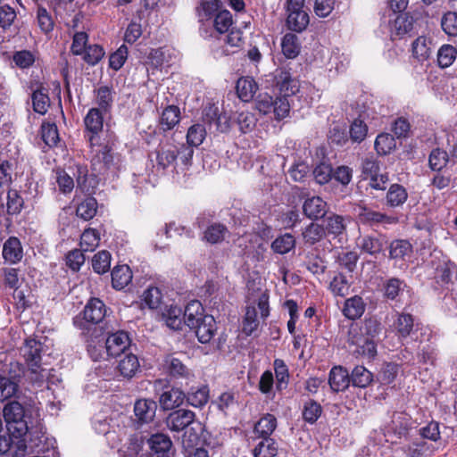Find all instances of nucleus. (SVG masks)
<instances>
[{
	"instance_id": "58836bf2",
	"label": "nucleus",
	"mask_w": 457,
	"mask_h": 457,
	"mask_svg": "<svg viewBox=\"0 0 457 457\" xmlns=\"http://www.w3.org/2000/svg\"><path fill=\"white\" fill-rule=\"evenodd\" d=\"M412 252L411 245L403 239H397L391 242L389 246V256L395 260H404L410 256Z\"/></svg>"
},
{
	"instance_id": "0e129e2a",
	"label": "nucleus",
	"mask_w": 457,
	"mask_h": 457,
	"mask_svg": "<svg viewBox=\"0 0 457 457\" xmlns=\"http://www.w3.org/2000/svg\"><path fill=\"white\" fill-rule=\"evenodd\" d=\"M356 346L355 353L368 360L373 359L377 354V344L375 340L363 338L361 344H352Z\"/></svg>"
},
{
	"instance_id": "49530a36",
	"label": "nucleus",
	"mask_w": 457,
	"mask_h": 457,
	"mask_svg": "<svg viewBox=\"0 0 457 457\" xmlns=\"http://www.w3.org/2000/svg\"><path fill=\"white\" fill-rule=\"evenodd\" d=\"M232 25V15L228 10H221L215 14L214 19L211 21V26L220 34L228 30Z\"/></svg>"
},
{
	"instance_id": "e433bc0d",
	"label": "nucleus",
	"mask_w": 457,
	"mask_h": 457,
	"mask_svg": "<svg viewBox=\"0 0 457 457\" xmlns=\"http://www.w3.org/2000/svg\"><path fill=\"white\" fill-rule=\"evenodd\" d=\"M228 234V230L225 225L221 223H212L204 230V239L214 245L222 242Z\"/></svg>"
},
{
	"instance_id": "5fc2aeb1",
	"label": "nucleus",
	"mask_w": 457,
	"mask_h": 457,
	"mask_svg": "<svg viewBox=\"0 0 457 457\" xmlns=\"http://www.w3.org/2000/svg\"><path fill=\"white\" fill-rule=\"evenodd\" d=\"M41 137L47 146H55L59 141L57 126L54 123L44 122L41 125Z\"/></svg>"
},
{
	"instance_id": "aec40b11",
	"label": "nucleus",
	"mask_w": 457,
	"mask_h": 457,
	"mask_svg": "<svg viewBox=\"0 0 457 457\" xmlns=\"http://www.w3.org/2000/svg\"><path fill=\"white\" fill-rule=\"evenodd\" d=\"M244 45L242 32L239 29H232L224 38V46L220 52H215L216 56L228 55L236 53Z\"/></svg>"
},
{
	"instance_id": "6e6d98bb",
	"label": "nucleus",
	"mask_w": 457,
	"mask_h": 457,
	"mask_svg": "<svg viewBox=\"0 0 457 457\" xmlns=\"http://www.w3.org/2000/svg\"><path fill=\"white\" fill-rule=\"evenodd\" d=\"M111 253L108 251H100L92 259L93 270L98 274H104L110 270Z\"/></svg>"
},
{
	"instance_id": "052dcab7",
	"label": "nucleus",
	"mask_w": 457,
	"mask_h": 457,
	"mask_svg": "<svg viewBox=\"0 0 457 457\" xmlns=\"http://www.w3.org/2000/svg\"><path fill=\"white\" fill-rule=\"evenodd\" d=\"M413 29V19L406 14L398 15L392 25V30L397 36H403Z\"/></svg>"
},
{
	"instance_id": "37998d69",
	"label": "nucleus",
	"mask_w": 457,
	"mask_h": 457,
	"mask_svg": "<svg viewBox=\"0 0 457 457\" xmlns=\"http://www.w3.org/2000/svg\"><path fill=\"white\" fill-rule=\"evenodd\" d=\"M33 110L39 113H46L48 107L50 106V98L47 95V90L45 88H39L34 90L31 96Z\"/></svg>"
},
{
	"instance_id": "b1692460",
	"label": "nucleus",
	"mask_w": 457,
	"mask_h": 457,
	"mask_svg": "<svg viewBox=\"0 0 457 457\" xmlns=\"http://www.w3.org/2000/svg\"><path fill=\"white\" fill-rule=\"evenodd\" d=\"M186 395L179 388H170L164 391L159 398V403L163 410H172L183 403Z\"/></svg>"
},
{
	"instance_id": "f257e3e1",
	"label": "nucleus",
	"mask_w": 457,
	"mask_h": 457,
	"mask_svg": "<svg viewBox=\"0 0 457 457\" xmlns=\"http://www.w3.org/2000/svg\"><path fill=\"white\" fill-rule=\"evenodd\" d=\"M43 352V343L35 338L27 339L21 347V354L30 371V379L34 382H41L47 378V370L41 366Z\"/></svg>"
},
{
	"instance_id": "20e7f679",
	"label": "nucleus",
	"mask_w": 457,
	"mask_h": 457,
	"mask_svg": "<svg viewBox=\"0 0 457 457\" xmlns=\"http://www.w3.org/2000/svg\"><path fill=\"white\" fill-rule=\"evenodd\" d=\"M381 331V324L376 319H366L361 326H351L348 333L349 344H361L363 338L374 340Z\"/></svg>"
},
{
	"instance_id": "6ab92c4d",
	"label": "nucleus",
	"mask_w": 457,
	"mask_h": 457,
	"mask_svg": "<svg viewBox=\"0 0 457 457\" xmlns=\"http://www.w3.org/2000/svg\"><path fill=\"white\" fill-rule=\"evenodd\" d=\"M204 308L199 301H191L185 308L183 318L184 323L190 328H195V325L205 319Z\"/></svg>"
},
{
	"instance_id": "6e6552de",
	"label": "nucleus",
	"mask_w": 457,
	"mask_h": 457,
	"mask_svg": "<svg viewBox=\"0 0 457 457\" xmlns=\"http://www.w3.org/2000/svg\"><path fill=\"white\" fill-rule=\"evenodd\" d=\"M106 315V307L103 301L98 298H92L86 304L83 311L84 324L80 323L79 326L81 327H96L97 324L101 323Z\"/></svg>"
},
{
	"instance_id": "a18cd8bd",
	"label": "nucleus",
	"mask_w": 457,
	"mask_h": 457,
	"mask_svg": "<svg viewBox=\"0 0 457 457\" xmlns=\"http://www.w3.org/2000/svg\"><path fill=\"white\" fill-rule=\"evenodd\" d=\"M171 445L170 438L164 434H155L148 439L149 448L154 453H168Z\"/></svg>"
},
{
	"instance_id": "cd10ccee",
	"label": "nucleus",
	"mask_w": 457,
	"mask_h": 457,
	"mask_svg": "<svg viewBox=\"0 0 457 457\" xmlns=\"http://www.w3.org/2000/svg\"><path fill=\"white\" fill-rule=\"evenodd\" d=\"M365 307L366 304L362 298L361 296L354 295L345 300L343 313L349 320H356L364 313Z\"/></svg>"
},
{
	"instance_id": "69168bd1",
	"label": "nucleus",
	"mask_w": 457,
	"mask_h": 457,
	"mask_svg": "<svg viewBox=\"0 0 457 457\" xmlns=\"http://www.w3.org/2000/svg\"><path fill=\"white\" fill-rule=\"evenodd\" d=\"M206 136V130L202 124L192 125L187 134V141L191 146L200 145Z\"/></svg>"
},
{
	"instance_id": "bb28decb",
	"label": "nucleus",
	"mask_w": 457,
	"mask_h": 457,
	"mask_svg": "<svg viewBox=\"0 0 457 457\" xmlns=\"http://www.w3.org/2000/svg\"><path fill=\"white\" fill-rule=\"evenodd\" d=\"M156 411V403L152 400L141 399L135 403L134 412L137 418L141 422L151 421Z\"/></svg>"
},
{
	"instance_id": "f8f14e48",
	"label": "nucleus",
	"mask_w": 457,
	"mask_h": 457,
	"mask_svg": "<svg viewBox=\"0 0 457 457\" xmlns=\"http://www.w3.org/2000/svg\"><path fill=\"white\" fill-rule=\"evenodd\" d=\"M195 413L192 411L179 409L169 414L166 419L167 427L172 431H182L195 420Z\"/></svg>"
},
{
	"instance_id": "9b49d317",
	"label": "nucleus",
	"mask_w": 457,
	"mask_h": 457,
	"mask_svg": "<svg viewBox=\"0 0 457 457\" xmlns=\"http://www.w3.org/2000/svg\"><path fill=\"white\" fill-rule=\"evenodd\" d=\"M129 345V335L124 331H117L105 339V351L108 355L116 357L126 353Z\"/></svg>"
},
{
	"instance_id": "09e8293b",
	"label": "nucleus",
	"mask_w": 457,
	"mask_h": 457,
	"mask_svg": "<svg viewBox=\"0 0 457 457\" xmlns=\"http://www.w3.org/2000/svg\"><path fill=\"white\" fill-rule=\"evenodd\" d=\"M295 245V237L291 234L286 233L272 242L271 248L277 253L285 254L290 252Z\"/></svg>"
},
{
	"instance_id": "f03ea898",
	"label": "nucleus",
	"mask_w": 457,
	"mask_h": 457,
	"mask_svg": "<svg viewBox=\"0 0 457 457\" xmlns=\"http://www.w3.org/2000/svg\"><path fill=\"white\" fill-rule=\"evenodd\" d=\"M3 414L8 432L13 437L21 438L27 434L29 427L24 420V407L20 402L11 401L6 403L4 407Z\"/></svg>"
},
{
	"instance_id": "c85d7f7f",
	"label": "nucleus",
	"mask_w": 457,
	"mask_h": 457,
	"mask_svg": "<svg viewBox=\"0 0 457 457\" xmlns=\"http://www.w3.org/2000/svg\"><path fill=\"white\" fill-rule=\"evenodd\" d=\"M86 129L91 133L90 136H95L97 138V135L103 129L104 117L102 112L98 108H91L84 119Z\"/></svg>"
},
{
	"instance_id": "774afa93",
	"label": "nucleus",
	"mask_w": 457,
	"mask_h": 457,
	"mask_svg": "<svg viewBox=\"0 0 457 457\" xmlns=\"http://www.w3.org/2000/svg\"><path fill=\"white\" fill-rule=\"evenodd\" d=\"M443 30L449 36H457V12H447L441 20Z\"/></svg>"
},
{
	"instance_id": "c756f323",
	"label": "nucleus",
	"mask_w": 457,
	"mask_h": 457,
	"mask_svg": "<svg viewBox=\"0 0 457 457\" xmlns=\"http://www.w3.org/2000/svg\"><path fill=\"white\" fill-rule=\"evenodd\" d=\"M236 89L242 101L249 102L256 93L258 86L253 78L243 77L237 80Z\"/></svg>"
},
{
	"instance_id": "3c124183",
	"label": "nucleus",
	"mask_w": 457,
	"mask_h": 457,
	"mask_svg": "<svg viewBox=\"0 0 457 457\" xmlns=\"http://www.w3.org/2000/svg\"><path fill=\"white\" fill-rule=\"evenodd\" d=\"M457 49L452 45H443L437 52L438 65L442 68L450 67L456 59Z\"/></svg>"
},
{
	"instance_id": "72a5a7b5",
	"label": "nucleus",
	"mask_w": 457,
	"mask_h": 457,
	"mask_svg": "<svg viewBox=\"0 0 457 457\" xmlns=\"http://www.w3.org/2000/svg\"><path fill=\"white\" fill-rule=\"evenodd\" d=\"M180 120L179 108L175 105L167 106L162 112L160 125L162 130L172 129Z\"/></svg>"
},
{
	"instance_id": "a19ab883",
	"label": "nucleus",
	"mask_w": 457,
	"mask_h": 457,
	"mask_svg": "<svg viewBox=\"0 0 457 457\" xmlns=\"http://www.w3.org/2000/svg\"><path fill=\"white\" fill-rule=\"evenodd\" d=\"M353 386L364 388L373 380V376L364 366H356L350 376Z\"/></svg>"
},
{
	"instance_id": "de8ad7c7",
	"label": "nucleus",
	"mask_w": 457,
	"mask_h": 457,
	"mask_svg": "<svg viewBox=\"0 0 457 457\" xmlns=\"http://www.w3.org/2000/svg\"><path fill=\"white\" fill-rule=\"evenodd\" d=\"M99 242L100 236L95 228L85 229L80 237V247L84 252H93Z\"/></svg>"
},
{
	"instance_id": "603ef678",
	"label": "nucleus",
	"mask_w": 457,
	"mask_h": 457,
	"mask_svg": "<svg viewBox=\"0 0 457 457\" xmlns=\"http://www.w3.org/2000/svg\"><path fill=\"white\" fill-rule=\"evenodd\" d=\"M377 153L380 155H386L395 148V140L388 133L379 134L374 144Z\"/></svg>"
},
{
	"instance_id": "9d476101",
	"label": "nucleus",
	"mask_w": 457,
	"mask_h": 457,
	"mask_svg": "<svg viewBox=\"0 0 457 457\" xmlns=\"http://www.w3.org/2000/svg\"><path fill=\"white\" fill-rule=\"evenodd\" d=\"M162 365L164 370L173 378L191 379L195 377L193 371L183 361L173 354L165 356Z\"/></svg>"
},
{
	"instance_id": "a211bd4d",
	"label": "nucleus",
	"mask_w": 457,
	"mask_h": 457,
	"mask_svg": "<svg viewBox=\"0 0 457 457\" xmlns=\"http://www.w3.org/2000/svg\"><path fill=\"white\" fill-rule=\"evenodd\" d=\"M358 248L366 253L376 256L380 253L384 248V242L380 237L371 235L360 236L356 240Z\"/></svg>"
},
{
	"instance_id": "79ce46f5",
	"label": "nucleus",
	"mask_w": 457,
	"mask_h": 457,
	"mask_svg": "<svg viewBox=\"0 0 457 457\" xmlns=\"http://www.w3.org/2000/svg\"><path fill=\"white\" fill-rule=\"evenodd\" d=\"M209 400V388L207 386L200 387H192L190 392L187 393V401L194 407H202L208 403Z\"/></svg>"
},
{
	"instance_id": "864d4df0",
	"label": "nucleus",
	"mask_w": 457,
	"mask_h": 457,
	"mask_svg": "<svg viewBox=\"0 0 457 457\" xmlns=\"http://www.w3.org/2000/svg\"><path fill=\"white\" fill-rule=\"evenodd\" d=\"M97 202L93 197H87L81 202L76 210V213L79 217L85 220H91L96 214Z\"/></svg>"
},
{
	"instance_id": "2f4dec72",
	"label": "nucleus",
	"mask_w": 457,
	"mask_h": 457,
	"mask_svg": "<svg viewBox=\"0 0 457 457\" xmlns=\"http://www.w3.org/2000/svg\"><path fill=\"white\" fill-rule=\"evenodd\" d=\"M132 279V272L128 265H118L112 271V284L115 289H123Z\"/></svg>"
},
{
	"instance_id": "393cba45",
	"label": "nucleus",
	"mask_w": 457,
	"mask_h": 457,
	"mask_svg": "<svg viewBox=\"0 0 457 457\" xmlns=\"http://www.w3.org/2000/svg\"><path fill=\"white\" fill-rule=\"evenodd\" d=\"M431 46V40L426 37H419L416 38L411 44L413 58L421 63L427 61L432 53Z\"/></svg>"
},
{
	"instance_id": "4d7b16f0",
	"label": "nucleus",
	"mask_w": 457,
	"mask_h": 457,
	"mask_svg": "<svg viewBox=\"0 0 457 457\" xmlns=\"http://www.w3.org/2000/svg\"><path fill=\"white\" fill-rule=\"evenodd\" d=\"M18 390L17 382L0 374V400L4 401L15 396Z\"/></svg>"
},
{
	"instance_id": "e2e57ef3",
	"label": "nucleus",
	"mask_w": 457,
	"mask_h": 457,
	"mask_svg": "<svg viewBox=\"0 0 457 457\" xmlns=\"http://www.w3.org/2000/svg\"><path fill=\"white\" fill-rule=\"evenodd\" d=\"M259 326L257 319V311L254 306H249L246 308L245 316L243 322V332L250 336L252 335Z\"/></svg>"
},
{
	"instance_id": "4be33fe9",
	"label": "nucleus",
	"mask_w": 457,
	"mask_h": 457,
	"mask_svg": "<svg viewBox=\"0 0 457 457\" xmlns=\"http://www.w3.org/2000/svg\"><path fill=\"white\" fill-rule=\"evenodd\" d=\"M161 314L166 325L171 329L178 330L181 328L184 321L182 310L176 305L165 306L161 308Z\"/></svg>"
},
{
	"instance_id": "1a4fd4ad",
	"label": "nucleus",
	"mask_w": 457,
	"mask_h": 457,
	"mask_svg": "<svg viewBox=\"0 0 457 457\" xmlns=\"http://www.w3.org/2000/svg\"><path fill=\"white\" fill-rule=\"evenodd\" d=\"M221 4L219 0L202 2L200 7L197 8L199 21L201 22L200 32L204 37H212L208 28L211 21L214 19L215 14L221 11Z\"/></svg>"
},
{
	"instance_id": "39448f33",
	"label": "nucleus",
	"mask_w": 457,
	"mask_h": 457,
	"mask_svg": "<svg viewBox=\"0 0 457 457\" xmlns=\"http://www.w3.org/2000/svg\"><path fill=\"white\" fill-rule=\"evenodd\" d=\"M81 329L90 357L94 361L102 359L104 349H105V339L101 330L97 327H81Z\"/></svg>"
},
{
	"instance_id": "7ed1b4c3",
	"label": "nucleus",
	"mask_w": 457,
	"mask_h": 457,
	"mask_svg": "<svg viewBox=\"0 0 457 457\" xmlns=\"http://www.w3.org/2000/svg\"><path fill=\"white\" fill-rule=\"evenodd\" d=\"M88 140L93 154L92 167L97 173H104L110 168L113 161L111 148L107 145L97 144V138L95 136H89Z\"/></svg>"
},
{
	"instance_id": "2eb2a0df",
	"label": "nucleus",
	"mask_w": 457,
	"mask_h": 457,
	"mask_svg": "<svg viewBox=\"0 0 457 457\" xmlns=\"http://www.w3.org/2000/svg\"><path fill=\"white\" fill-rule=\"evenodd\" d=\"M117 370L124 378H132L140 371V363L138 357L132 353L122 354L119 361Z\"/></svg>"
},
{
	"instance_id": "c03bdc74",
	"label": "nucleus",
	"mask_w": 457,
	"mask_h": 457,
	"mask_svg": "<svg viewBox=\"0 0 457 457\" xmlns=\"http://www.w3.org/2000/svg\"><path fill=\"white\" fill-rule=\"evenodd\" d=\"M309 23V16L306 12H288L287 25L289 29L301 32Z\"/></svg>"
},
{
	"instance_id": "4c0bfd02",
	"label": "nucleus",
	"mask_w": 457,
	"mask_h": 457,
	"mask_svg": "<svg viewBox=\"0 0 457 457\" xmlns=\"http://www.w3.org/2000/svg\"><path fill=\"white\" fill-rule=\"evenodd\" d=\"M406 284L397 278H390L383 284V295L388 300H395L404 290Z\"/></svg>"
},
{
	"instance_id": "412c9836",
	"label": "nucleus",
	"mask_w": 457,
	"mask_h": 457,
	"mask_svg": "<svg viewBox=\"0 0 457 457\" xmlns=\"http://www.w3.org/2000/svg\"><path fill=\"white\" fill-rule=\"evenodd\" d=\"M192 329L195 330V333L201 343H209L216 331L215 320L212 315L205 316V319L195 325V328H193Z\"/></svg>"
},
{
	"instance_id": "8fccbe9b",
	"label": "nucleus",
	"mask_w": 457,
	"mask_h": 457,
	"mask_svg": "<svg viewBox=\"0 0 457 457\" xmlns=\"http://www.w3.org/2000/svg\"><path fill=\"white\" fill-rule=\"evenodd\" d=\"M162 292L156 287H148L142 295L144 303L152 310L162 308Z\"/></svg>"
},
{
	"instance_id": "f3484780",
	"label": "nucleus",
	"mask_w": 457,
	"mask_h": 457,
	"mask_svg": "<svg viewBox=\"0 0 457 457\" xmlns=\"http://www.w3.org/2000/svg\"><path fill=\"white\" fill-rule=\"evenodd\" d=\"M303 211L306 217L317 220L325 216L327 212V203L320 196L307 198L303 204Z\"/></svg>"
},
{
	"instance_id": "473e14b6",
	"label": "nucleus",
	"mask_w": 457,
	"mask_h": 457,
	"mask_svg": "<svg viewBox=\"0 0 457 457\" xmlns=\"http://www.w3.org/2000/svg\"><path fill=\"white\" fill-rule=\"evenodd\" d=\"M253 453L254 457H274L278 453V443L271 437L258 438Z\"/></svg>"
},
{
	"instance_id": "4468645a",
	"label": "nucleus",
	"mask_w": 457,
	"mask_h": 457,
	"mask_svg": "<svg viewBox=\"0 0 457 457\" xmlns=\"http://www.w3.org/2000/svg\"><path fill=\"white\" fill-rule=\"evenodd\" d=\"M417 327L418 324H415L413 316L404 312L399 313L394 322L396 336L401 340L412 337Z\"/></svg>"
},
{
	"instance_id": "ddd939ff",
	"label": "nucleus",
	"mask_w": 457,
	"mask_h": 457,
	"mask_svg": "<svg viewBox=\"0 0 457 457\" xmlns=\"http://www.w3.org/2000/svg\"><path fill=\"white\" fill-rule=\"evenodd\" d=\"M277 87L283 97L294 96L299 91V82L292 77L289 71L280 69L275 76Z\"/></svg>"
},
{
	"instance_id": "680f3d73",
	"label": "nucleus",
	"mask_w": 457,
	"mask_h": 457,
	"mask_svg": "<svg viewBox=\"0 0 457 457\" xmlns=\"http://www.w3.org/2000/svg\"><path fill=\"white\" fill-rule=\"evenodd\" d=\"M321 413V405L317 402L310 400L309 402L304 403L303 410V418L306 422L310 424L315 423L317 420L320 417Z\"/></svg>"
},
{
	"instance_id": "ea45409f",
	"label": "nucleus",
	"mask_w": 457,
	"mask_h": 457,
	"mask_svg": "<svg viewBox=\"0 0 457 457\" xmlns=\"http://www.w3.org/2000/svg\"><path fill=\"white\" fill-rule=\"evenodd\" d=\"M325 223L326 227L324 228L326 234L328 235L337 237L343 234L346 229L345 218L341 215L331 214L327 217Z\"/></svg>"
},
{
	"instance_id": "bf43d9fd",
	"label": "nucleus",
	"mask_w": 457,
	"mask_h": 457,
	"mask_svg": "<svg viewBox=\"0 0 457 457\" xmlns=\"http://www.w3.org/2000/svg\"><path fill=\"white\" fill-rule=\"evenodd\" d=\"M349 288L350 284L342 273L336 275L329 284V289L336 296H345L349 293Z\"/></svg>"
},
{
	"instance_id": "f704fd0d",
	"label": "nucleus",
	"mask_w": 457,
	"mask_h": 457,
	"mask_svg": "<svg viewBox=\"0 0 457 457\" xmlns=\"http://www.w3.org/2000/svg\"><path fill=\"white\" fill-rule=\"evenodd\" d=\"M408 198L406 189L399 184L390 186L386 193V204L391 207H398L403 205Z\"/></svg>"
},
{
	"instance_id": "13d9d810",
	"label": "nucleus",
	"mask_w": 457,
	"mask_h": 457,
	"mask_svg": "<svg viewBox=\"0 0 457 457\" xmlns=\"http://www.w3.org/2000/svg\"><path fill=\"white\" fill-rule=\"evenodd\" d=\"M449 161L445 151L439 148L431 151L428 158V163L431 170L440 171L445 168Z\"/></svg>"
},
{
	"instance_id": "7c9ffc66",
	"label": "nucleus",
	"mask_w": 457,
	"mask_h": 457,
	"mask_svg": "<svg viewBox=\"0 0 457 457\" xmlns=\"http://www.w3.org/2000/svg\"><path fill=\"white\" fill-rule=\"evenodd\" d=\"M302 237L304 244L313 245L326 237V230L322 225L311 222L303 229Z\"/></svg>"
},
{
	"instance_id": "0eeeda50",
	"label": "nucleus",
	"mask_w": 457,
	"mask_h": 457,
	"mask_svg": "<svg viewBox=\"0 0 457 457\" xmlns=\"http://www.w3.org/2000/svg\"><path fill=\"white\" fill-rule=\"evenodd\" d=\"M411 418L404 412H395L382 428L386 436L401 438L408 434Z\"/></svg>"
},
{
	"instance_id": "a878e982",
	"label": "nucleus",
	"mask_w": 457,
	"mask_h": 457,
	"mask_svg": "<svg viewBox=\"0 0 457 457\" xmlns=\"http://www.w3.org/2000/svg\"><path fill=\"white\" fill-rule=\"evenodd\" d=\"M277 428V419L274 415L267 413L255 424L253 433L255 438L270 437Z\"/></svg>"
},
{
	"instance_id": "338daca9",
	"label": "nucleus",
	"mask_w": 457,
	"mask_h": 457,
	"mask_svg": "<svg viewBox=\"0 0 457 457\" xmlns=\"http://www.w3.org/2000/svg\"><path fill=\"white\" fill-rule=\"evenodd\" d=\"M178 158V150L175 147L162 148L157 152V163L162 169L172 165Z\"/></svg>"
},
{
	"instance_id": "5701e85b",
	"label": "nucleus",
	"mask_w": 457,
	"mask_h": 457,
	"mask_svg": "<svg viewBox=\"0 0 457 457\" xmlns=\"http://www.w3.org/2000/svg\"><path fill=\"white\" fill-rule=\"evenodd\" d=\"M22 256L23 251L20 240L14 237L8 238L3 246L4 259L11 263H17Z\"/></svg>"
},
{
	"instance_id": "c9c22d12",
	"label": "nucleus",
	"mask_w": 457,
	"mask_h": 457,
	"mask_svg": "<svg viewBox=\"0 0 457 457\" xmlns=\"http://www.w3.org/2000/svg\"><path fill=\"white\" fill-rule=\"evenodd\" d=\"M281 47L282 52L287 58H295L299 54L301 49L298 36L292 33H287L282 38Z\"/></svg>"
},
{
	"instance_id": "423d86ee",
	"label": "nucleus",
	"mask_w": 457,
	"mask_h": 457,
	"mask_svg": "<svg viewBox=\"0 0 457 457\" xmlns=\"http://www.w3.org/2000/svg\"><path fill=\"white\" fill-rule=\"evenodd\" d=\"M354 212L362 224L374 226V225H391L395 224L398 219L394 216L386 215V213L376 212L367 207L364 204H358L354 208Z\"/></svg>"
},
{
	"instance_id": "dca6fc26",
	"label": "nucleus",
	"mask_w": 457,
	"mask_h": 457,
	"mask_svg": "<svg viewBox=\"0 0 457 457\" xmlns=\"http://www.w3.org/2000/svg\"><path fill=\"white\" fill-rule=\"evenodd\" d=\"M351 382L349 373L342 366H335L329 371L328 384L334 392H342L348 388Z\"/></svg>"
}]
</instances>
